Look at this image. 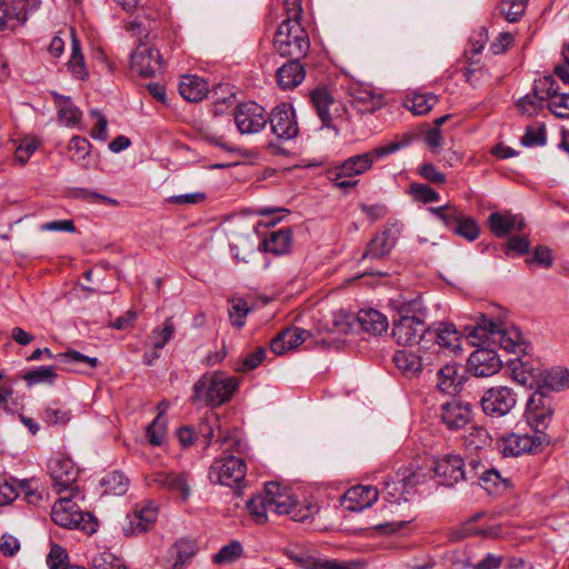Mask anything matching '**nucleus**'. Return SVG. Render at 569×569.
<instances>
[{"label":"nucleus","instance_id":"62","mask_svg":"<svg viewBox=\"0 0 569 569\" xmlns=\"http://www.w3.org/2000/svg\"><path fill=\"white\" fill-rule=\"evenodd\" d=\"M266 356V349L263 347H259L256 349V351L249 353L244 357L242 360V365L237 368L238 371L246 372L248 370H252L257 368Z\"/></svg>","mask_w":569,"mask_h":569},{"label":"nucleus","instance_id":"51","mask_svg":"<svg viewBox=\"0 0 569 569\" xmlns=\"http://www.w3.org/2000/svg\"><path fill=\"white\" fill-rule=\"evenodd\" d=\"M249 312L247 302L241 298L230 300L229 316L234 327L241 328L244 325V318Z\"/></svg>","mask_w":569,"mask_h":569},{"label":"nucleus","instance_id":"9","mask_svg":"<svg viewBox=\"0 0 569 569\" xmlns=\"http://www.w3.org/2000/svg\"><path fill=\"white\" fill-rule=\"evenodd\" d=\"M51 518L56 525L63 528L94 531L91 515L82 512L70 498H60L54 502Z\"/></svg>","mask_w":569,"mask_h":569},{"label":"nucleus","instance_id":"46","mask_svg":"<svg viewBox=\"0 0 569 569\" xmlns=\"http://www.w3.org/2000/svg\"><path fill=\"white\" fill-rule=\"evenodd\" d=\"M167 433V421L159 412L154 420L147 427V438L152 446L162 445Z\"/></svg>","mask_w":569,"mask_h":569},{"label":"nucleus","instance_id":"47","mask_svg":"<svg viewBox=\"0 0 569 569\" xmlns=\"http://www.w3.org/2000/svg\"><path fill=\"white\" fill-rule=\"evenodd\" d=\"M543 102L545 100L542 99V94H539V92L533 87L532 93H529L526 97L519 99L517 107L522 113L533 116L543 108Z\"/></svg>","mask_w":569,"mask_h":569},{"label":"nucleus","instance_id":"24","mask_svg":"<svg viewBox=\"0 0 569 569\" xmlns=\"http://www.w3.org/2000/svg\"><path fill=\"white\" fill-rule=\"evenodd\" d=\"M378 499V490L371 486H355L346 491L342 506L349 511H361Z\"/></svg>","mask_w":569,"mask_h":569},{"label":"nucleus","instance_id":"40","mask_svg":"<svg viewBox=\"0 0 569 569\" xmlns=\"http://www.w3.org/2000/svg\"><path fill=\"white\" fill-rule=\"evenodd\" d=\"M438 102V97L433 93H412V97L406 101V107L417 116L428 113Z\"/></svg>","mask_w":569,"mask_h":569},{"label":"nucleus","instance_id":"6","mask_svg":"<svg viewBox=\"0 0 569 569\" xmlns=\"http://www.w3.org/2000/svg\"><path fill=\"white\" fill-rule=\"evenodd\" d=\"M273 48L281 57L300 60L310 49L308 32L300 21L283 20L274 33Z\"/></svg>","mask_w":569,"mask_h":569},{"label":"nucleus","instance_id":"39","mask_svg":"<svg viewBox=\"0 0 569 569\" xmlns=\"http://www.w3.org/2000/svg\"><path fill=\"white\" fill-rule=\"evenodd\" d=\"M428 210L452 232L455 231L460 218L463 214L457 207L451 204L431 207Z\"/></svg>","mask_w":569,"mask_h":569},{"label":"nucleus","instance_id":"23","mask_svg":"<svg viewBox=\"0 0 569 569\" xmlns=\"http://www.w3.org/2000/svg\"><path fill=\"white\" fill-rule=\"evenodd\" d=\"M465 368L457 363H447L437 370V388L449 395L459 392L465 381Z\"/></svg>","mask_w":569,"mask_h":569},{"label":"nucleus","instance_id":"4","mask_svg":"<svg viewBox=\"0 0 569 569\" xmlns=\"http://www.w3.org/2000/svg\"><path fill=\"white\" fill-rule=\"evenodd\" d=\"M458 351L446 348H441V350L436 348L425 349L420 346L418 353L409 350H399L393 355L392 360L402 375L413 378L425 371L432 372L433 367L442 365L449 356Z\"/></svg>","mask_w":569,"mask_h":569},{"label":"nucleus","instance_id":"1","mask_svg":"<svg viewBox=\"0 0 569 569\" xmlns=\"http://www.w3.org/2000/svg\"><path fill=\"white\" fill-rule=\"evenodd\" d=\"M397 315L392 320V336L399 345L410 346L418 343L425 349L441 348L460 350L462 336L453 323L440 322L437 326H427V308L421 298L410 301H392Z\"/></svg>","mask_w":569,"mask_h":569},{"label":"nucleus","instance_id":"60","mask_svg":"<svg viewBox=\"0 0 569 569\" xmlns=\"http://www.w3.org/2000/svg\"><path fill=\"white\" fill-rule=\"evenodd\" d=\"M547 106L556 117L569 119V93H561L549 101Z\"/></svg>","mask_w":569,"mask_h":569},{"label":"nucleus","instance_id":"29","mask_svg":"<svg viewBox=\"0 0 569 569\" xmlns=\"http://www.w3.org/2000/svg\"><path fill=\"white\" fill-rule=\"evenodd\" d=\"M306 77L300 60L290 59L277 71V82L281 89L289 90L299 86Z\"/></svg>","mask_w":569,"mask_h":569},{"label":"nucleus","instance_id":"16","mask_svg":"<svg viewBox=\"0 0 569 569\" xmlns=\"http://www.w3.org/2000/svg\"><path fill=\"white\" fill-rule=\"evenodd\" d=\"M467 365L476 377H490L499 372L502 362L496 351L482 348L469 356Z\"/></svg>","mask_w":569,"mask_h":569},{"label":"nucleus","instance_id":"53","mask_svg":"<svg viewBox=\"0 0 569 569\" xmlns=\"http://www.w3.org/2000/svg\"><path fill=\"white\" fill-rule=\"evenodd\" d=\"M57 359L64 365H71L73 362H81V363H87L91 368H96L99 363L98 358L82 355L81 352H79L77 350H68L66 352L59 353V355H57Z\"/></svg>","mask_w":569,"mask_h":569},{"label":"nucleus","instance_id":"32","mask_svg":"<svg viewBox=\"0 0 569 569\" xmlns=\"http://www.w3.org/2000/svg\"><path fill=\"white\" fill-rule=\"evenodd\" d=\"M352 106L360 113H372L383 104L382 97L368 88L358 87L351 91Z\"/></svg>","mask_w":569,"mask_h":569},{"label":"nucleus","instance_id":"19","mask_svg":"<svg viewBox=\"0 0 569 569\" xmlns=\"http://www.w3.org/2000/svg\"><path fill=\"white\" fill-rule=\"evenodd\" d=\"M487 224L490 232L497 238H503L512 231H521L526 227L525 218L509 210L490 213Z\"/></svg>","mask_w":569,"mask_h":569},{"label":"nucleus","instance_id":"21","mask_svg":"<svg viewBox=\"0 0 569 569\" xmlns=\"http://www.w3.org/2000/svg\"><path fill=\"white\" fill-rule=\"evenodd\" d=\"M158 510L152 505L142 508H134L131 515H128V522L123 527L126 536H137L147 532L156 522Z\"/></svg>","mask_w":569,"mask_h":569},{"label":"nucleus","instance_id":"38","mask_svg":"<svg viewBox=\"0 0 569 569\" xmlns=\"http://www.w3.org/2000/svg\"><path fill=\"white\" fill-rule=\"evenodd\" d=\"M106 493L122 496L129 487L128 478L120 471H111L107 473L100 481Z\"/></svg>","mask_w":569,"mask_h":569},{"label":"nucleus","instance_id":"63","mask_svg":"<svg viewBox=\"0 0 569 569\" xmlns=\"http://www.w3.org/2000/svg\"><path fill=\"white\" fill-rule=\"evenodd\" d=\"M486 470L485 466L479 459L471 458L468 465L462 467L463 478L462 480L475 482L479 479L481 471Z\"/></svg>","mask_w":569,"mask_h":569},{"label":"nucleus","instance_id":"27","mask_svg":"<svg viewBox=\"0 0 569 569\" xmlns=\"http://www.w3.org/2000/svg\"><path fill=\"white\" fill-rule=\"evenodd\" d=\"M543 370L545 368L538 361L519 359L513 366L512 373L517 382L537 390L538 380L541 379Z\"/></svg>","mask_w":569,"mask_h":569},{"label":"nucleus","instance_id":"61","mask_svg":"<svg viewBox=\"0 0 569 569\" xmlns=\"http://www.w3.org/2000/svg\"><path fill=\"white\" fill-rule=\"evenodd\" d=\"M71 196L74 198V199H82V200H86L88 202H106V203H112V204H116L117 201H114L113 199L111 198H108L107 196H103L101 193H98L96 191H91L89 189H84V188H76L71 191Z\"/></svg>","mask_w":569,"mask_h":569},{"label":"nucleus","instance_id":"43","mask_svg":"<svg viewBox=\"0 0 569 569\" xmlns=\"http://www.w3.org/2000/svg\"><path fill=\"white\" fill-rule=\"evenodd\" d=\"M174 325L171 318H167L163 328H154L150 332L148 340L153 349L159 350L162 349L167 342L172 338L174 333Z\"/></svg>","mask_w":569,"mask_h":569},{"label":"nucleus","instance_id":"52","mask_svg":"<svg viewBox=\"0 0 569 569\" xmlns=\"http://www.w3.org/2000/svg\"><path fill=\"white\" fill-rule=\"evenodd\" d=\"M497 336L499 337V343L507 351L517 352L522 350V341L518 330L507 331L501 328V332Z\"/></svg>","mask_w":569,"mask_h":569},{"label":"nucleus","instance_id":"37","mask_svg":"<svg viewBox=\"0 0 569 569\" xmlns=\"http://www.w3.org/2000/svg\"><path fill=\"white\" fill-rule=\"evenodd\" d=\"M478 480L480 486L491 495L499 493L509 487L508 480L501 478L498 470L493 468L481 471Z\"/></svg>","mask_w":569,"mask_h":569},{"label":"nucleus","instance_id":"33","mask_svg":"<svg viewBox=\"0 0 569 569\" xmlns=\"http://www.w3.org/2000/svg\"><path fill=\"white\" fill-rule=\"evenodd\" d=\"M310 98L322 124L330 127L332 120L330 108L335 104L331 93L327 89L318 88L310 93Z\"/></svg>","mask_w":569,"mask_h":569},{"label":"nucleus","instance_id":"56","mask_svg":"<svg viewBox=\"0 0 569 569\" xmlns=\"http://www.w3.org/2000/svg\"><path fill=\"white\" fill-rule=\"evenodd\" d=\"M410 192L416 200L423 203L435 202L440 198V194L435 189L425 183H412L410 186Z\"/></svg>","mask_w":569,"mask_h":569},{"label":"nucleus","instance_id":"15","mask_svg":"<svg viewBox=\"0 0 569 569\" xmlns=\"http://www.w3.org/2000/svg\"><path fill=\"white\" fill-rule=\"evenodd\" d=\"M549 442L547 435H509L501 440L500 452L505 457H518L529 453L541 447L543 443Z\"/></svg>","mask_w":569,"mask_h":569},{"label":"nucleus","instance_id":"45","mask_svg":"<svg viewBox=\"0 0 569 569\" xmlns=\"http://www.w3.org/2000/svg\"><path fill=\"white\" fill-rule=\"evenodd\" d=\"M528 0H502L499 11L508 22H517L523 16Z\"/></svg>","mask_w":569,"mask_h":569},{"label":"nucleus","instance_id":"64","mask_svg":"<svg viewBox=\"0 0 569 569\" xmlns=\"http://www.w3.org/2000/svg\"><path fill=\"white\" fill-rule=\"evenodd\" d=\"M515 37L510 32H502L499 37L490 44V50L493 54L505 53L510 46L513 43Z\"/></svg>","mask_w":569,"mask_h":569},{"label":"nucleus","instance_id":"25","mask_svg":"<svg viewBox=\"0 0 569 569\" xmlns=\"http://www.w3.org/2000/svg\"><path fill=\"white\" fill-rule=\"evenodd\" d=\"M471 419V410L468 405L458 401L447 402L441 409V420L451 431L466 427Z\"/></svg>","mask_w":569,"mask_h":569},{"label":"nucleus","instance_id":"44","mask_svg":"<svg viewBox=\"0 0 569 569\" xmlns=\"http://www.w3.org/2000/svg\"><path fill=\"white\" fill-rule=\"evenodd\" d=\"M176 560L172 569H184L196 553L194 543L190 540H178L174 545Z\"/></svg>","mask_w":569,"mask_h":569},{"label":"nucleus","instance_id":"13","mask_svg":"<svg viewBox=\"0 0 569 569\" xmlns=\"http://www.w3.org/2000/svg\"><path fill=\"white\" fill-rule=\"evenodd\" d=\"M273 134L283 140H290L297 137L299 132L298 123L296 121L295 110L290 104L282 103L277 106L269 116Z\"/></svg>","mask_w":569,"mask_h":569},{"label":"nucleus","instance_id":"10","mask_svg":"<svg viewBox=\"0 0 569 569\" xmlns=\"http://www.w3.org/2000/svg\"><path fill=\"white\" fill-rule=\"evenodd\" d=\"M144 481L149 488L162 490L180 498L182 501L188 500L191 495L187 472L167 470L153 471L144 477Z\"/></svg>","mask_w":569,"mask_h":569},{"label":"nucleus","instance_id":"8","mask_svg":"<svg viewBox=\"0 0 569 569\" xmlns=\"http://www.w3.org/2000/svg\"><path fill=\"white\" fill-rule=\"evenodd\" d=\"M555 415V402L549 395L535 391L526 403L525 418L537 435H547Z\"/></svg>","mask_w":569,"mask_h":569},{"label":"nucleus","instance_id":"12","mask_svg":"<svg viewBox=\"0 0 569 569\" xmlns=\"http://www.w3.org/2000/svg\"><path fill=\"white\" fill-rule=\"evenodd\" d=\"M233 118L241 134L258 133L268 123L263 107L253 101L239 104L233 111Z\"/></svg>","mask_w":569,"mask_h":569},{"label":"nucleus","instance_id":"49","mask_svg":"<svg viewBox=\"0 0 569 569\" xmlns=\"http://www.w3.org/2000/svg\"><path fill=\"white\" fill-rule=\"evenodd\" d=\"M453 233L467 239L468 241H473L479 237V224L472 217L462 214Z\"/></svg>","mask_w":569,"mask_h":569},{"label":"nucleus","instance_id":"50","mask_svg":"<svg viewBox=\"0 0 569 569\" xmlns=\"http://www.w3.org/2000/svg\"><path fill=\"white\" fill-rule=\"evenodd\" d=\"M42 419L49 425H66L71 419V412L57 403H52L44 409Z\"/></svg>","mask_w":569,"mask_h":569},{"label":"nucleus","instance_id":"2","mask_svg":"<svg viewBox=\"0 0 569 569\" xmlns=\"http://www.w3.org/2000/svg\"><path fill=\"white\" fill-rule=\"evenodd\" d=\"M247 509L260 525L267 522L268 512L288 515L293 521H306L316 512V507L298 503L291 492L278 482H268L262 495L247 502Z\"/></svg>","mask_w":569,"mask_h":569},{"label":"nucleus","instance_id":"55","mask_svg":"<svg viewBox=\"0 0 569 569\" xmlns=\"http://www.w3.org/2000/svg\"><path fill=\"white\" fill-rule=\"evenodd\" d=\"M90 142L88 139L74 136L68 146V149L71 154V159L76 162L83 160L90 153Z\"/></svg>","mask_w":569,"mask_h":569},{"label":"nucleus","instance_id":"48","mask_svg":"<svg viewBox=\"0 0 569 569\" xmlns=\"http://www.w3.org/2000/svg\"><path fill=\"white\" fill-rule=\"evenodd\" d=\"M501 328L502 325L500 322L488 319L481 315L477 321V326L469 335L479 339H483L488 338L489 335L497 336L499 332H501Z\"/></svg>","mask_w":569,"mask_h":569},{"label":"nucleus","instance_id":"14","mask_svg":"<svg viewBox=\"0 0 569 569\" xmlns=\"http://www.w3.org/2000/svg\"><path fill=\"white\" fill-rule=\"evenodd\" d=\"M161 67L162 58L159 50L148 43H140L131 54V69L141 77H153Z\"/></svg>","mask_w":569,"mask_h":569},{"label":"nucleus","instance_id":"26","mask_svg":"<svg viewBox=\"0 0 569 569\" xmlns=\"http://www.w3.org/2000/svg\"><path fill=\"white\" fill-rule=\"evenodd\" d=\"M538 383L536 391H541L545 395L567 390L569 389V369L563 367L545 369Z\"/></svg>","mask_w":569,"mask_h":569},{"label":"nucleus","instance_id":"3","mask_svg":"<svg viewBox=\"0 0 569 569\" xmlns=\"http://www.w3.org/2000/svg\"><path fill=\"white\" fill-rule=\"evenodd\" d=\"M405 144L402 142H390L369 152L350 157L343 163L330 170V179L340 189L353 188L359 182L358 179H353L355 176L365 173L372 167L376 159L387 157L400 150Z\"/></svg>","mask_w":569,"mask_h":569},{"label":"nucleus","instance_id":"57","mask_svg":"<svg viewBox=\"0 0 569 569\" xmlns=\"http://www.w3.org/2000/svg\"><path fill=\"white\" fill-rule=\"evenodd\" d=\"M521 143L526 147L543 146L546 143L545 126L528 127L526 133L521 138Z\"/></svg>","mask_w":569,"mask_h":569},{"label":"nucleus","instance_id":"20","mask_svg":"<svg viewBox=\"0 0 569 569\" xmlns=\"http://www.w3.org/2000/svg\"><path fill=\"white\" fill-rule=\"evenodd\" d=\"M284 555L302 569H361L355 561L319 559L305 551L296 552L288 549Z\"/></svg>","mask_w":569,"mask_h":569},{"label":"nucleus","instance_id":"54","mask_svg":"<svg viewBox=\"0 0 569 569\" xmlns=\"http://www.w3.org/2000/svg\"><path fill=\"white\" fill-rule=\"evenodd\" d=\"M57 359L64 365H71L73 362H81V363H87L91 368H96L99 363L98 358L82 355L81 352H79L77 350H68L66 352L59 353V355H57Z\"/></svg>","mask_w":569,"mask_h":569},{"label":"nucleus","instance_id":"17","mask_svg":"<svg viewBox=\"0 0 569 569\" xmlns=\"http://www.w3.org/2000/svg\"><path fill=\"white\" fill-rule=\"evenodd\" d=\"M465 466L463 459L459 455L448 453L433 461L432 470L441 479V483L448 487L462 480Z\"/></svg>","mask_w":569,"mask_h":569},{"label":"nucleus","instance_id":"36","mask_svg":"<svg viewBox=\"0 0 569 569\" xmlns=\"http://www.w3.org/2000/svg\"><path fill=\"white\" fill-rule=\"evenodd\" d=\"M72 46H71V58L68 62V68L71 73L80 80H84L88 77V71L84 64V58L81 53L80 42L76 37L73 30H71Z\"/></svg>","mask_w":569,"mask_h":569},{"label":"nucleus","instance_id":"35","mask_svg":"<svg viewBox=\"0 0 569 569\" xmlns=\"http://www.w3.org/2000/svg\"><path fill=\"white\" fill-rule=\"evenodd\" d=\"M53 97L56 99L60 120H62L68 127L79 123L82 113L79 108L72 103L71 99L57 92H53Z\"/></svg>","mask_w":569,"mask_h":569},{"label":"nucleus","instance_id":"28","mask_svg":"<svg viewBox=\"0 0 569 569\" xmlns=\"http://www.w3.org/2000/svg\"><path fill=\"white\" fill-rule=\"evenodd\" d=\"M179 92L187 101L199 102L207 97L209 86L203 78L186 74L180 80Z\"/></svg>","mask_w":569,"mask_h":569},{"label":"nucleus","instance_id":"11","mask_svg":"<svg viewBox=\"0 0 569 569\" xmlns=\"http://www.w3.org/2000/svg\"><path fill=\"white\" fill-rule=\"evenodd\" d=\"M518 396L512 388L497 386L489 388L481 397L482 411L490 417H503L517 405Z\"/></svg>","mask_w":569,"mask_h":569},{"label":"nucleus","instance_id":"7","mask_svg":"<svg viewBox=\"0 0 569 569\" xmlns=\"http://www.w3.org/2000/svg\"><path fill=\"white\" fill-rule=\"evenodd\" d=\"M247 465L242 458L224 456L214 459L208 472L210 482L236 488L239 493L240 483L246 479Z\"/></svg>","mask_w":569,"mask_h":569},{"label":"nucleus","instance_id":"18","mask_svg":"<svg viewBox=\"0 0 569 569\" xmlns=\"http://www.w3.org/2000/svg\"><path fill=\"white\" fill-rule=\"evenodd\" d=\"M49 472L58 492L71 489L78 477V470L70 458L58 457L49 462Z\"/></svg>","mask_w":569,"mask_h":569},{"label":"nucleus","instance_id":"34","mask_svg":"<svg viewBox=\"0 0 569 569\" xmlns=\"http://www.w3.org/2000/svg\"><path fill=\"white\" fill-rule=\"evenodd\" d=\"M292 242V233L290 229H280L270 233L268 238L262 241L266 251L273 254H284L289 251Z\"/></svg>","mask_w":569,"mask_h":569},{"label":"nucleus","instance_id":"58","mask_svg":"<svg viewBox=\"0 0 569 569\" xmlns=\"http://www.w3.org/2000/svg\"><path fill=\"white\" fill-rule=\"evenodd\" d=\"M536 90L539 94H542V99L551 101L553 98L559 97L561 93L558 92L556 80L552 76H546L535 84Z\"/></svg>","mask_w":569,"mask_h":569},{"label":"nucleus","instance_id":"59","mask_svg":"<svg viewBox=\"0 0 569 569\" xmlns=\"http://www.w3.org/2000/svg\"><path fill=\"white\" fill-rule=\"evenodd\" d=\"M242 553V546L238 541H232L222 547L220 551L213 557L217 563L231 562L238 559Z\"/></svg>","mask_w":569,"mask_h":569},{"label":"nucleus","instance_id":"31","mask_svg":"<svg viewBox=\"0 0 569 569\" xmlns=\"http://www.w3.org/2000/svg\"><path fill=\"white\" fill-rule=\"evenodd\" d=\"M357 322L362 331L372 336H380L388 329L387 318L375 309L360 310Z\"/></svg>","mask_w":569,"mask_h":569},{"label":"nucleus","instance_id":"22","mask_svg":"<svg viewBox=\"0 0 569 569\" xmlns=\"http://www.w3.org/2000/svg\"><path fill=\"white\" fill-rule=\"evenodd\" d=\"M311 333L299 327H289L279 332L270 342L271 351L277 355H283L289 350L299 347L309 338Z\"/></svg>","mask_w":569,"mask_h":569},{"label":"nucleus","instance_id":"42","mask_svg":"<svg viewBox=\"0 0 569 569\" xmlns=\"http://www.w3.org/2000/svg\"><path fill=\"white\" fill-rule=\"evenodd\" d=\"M22 379L28 386H34L39 383L53 385L57 379V372L54 367H39L34 370L28 371L22 376Z\"/></svg>","mask_w":569,"mask_h":569},{"label":"nucleus","instance_id":"41","mask_svg":"<svg viewBox=\"0 0 569 569\" xmlns=\"http://www.w3.org/2000/svg\"><path fill=\"white\" fill-rule=\"evenodd\" d=\"M463 442L470 450H479L490 445L491 438L487 429L480 426H471L463 436Z\"/></svg>","mask_w":569,"mask_h":569},{"label":"nucleus","instance_id":"5","mask_svg":"<svg viewBox=\"0 0 569 569\" xmlns=\"http://www.w3.org/2000/svg\"><path fill=\"white\" fill-rule=\"evenodd\" d=\"M238 379L221 372L202 376L193 386L192 401L217 407L230 400L238 389Z\"/></svg>","mask_w":569,"mask_h":569},{"label":"nucleus","instance_id":"30","mask_svg":"<svg viewBox=\"0 0 569 569\" xmlns=\"http://www.w3.org/2000/svg\"><path fill=\"white\" fill-rule=\"evenodd\" d=\"M396 244V238L391 229L378 232L368 243L362 260L367 258L380 259L387 256Z\"/></svg>","mask_w":569,"mask_h":569}]
</instances>
